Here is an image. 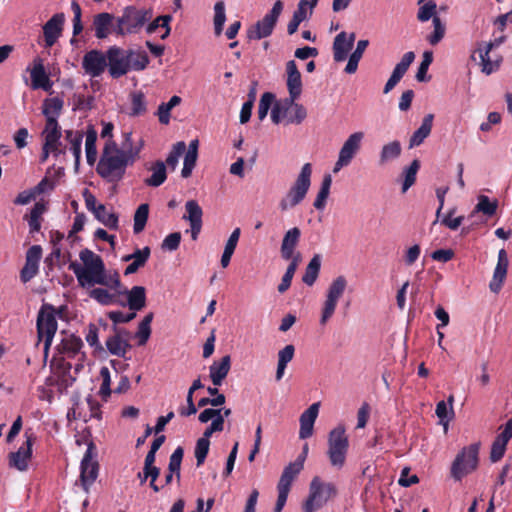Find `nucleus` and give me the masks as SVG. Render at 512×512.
Segmentation results:
<instances>
[{
    "instance_id": "1",
    "label": "nucleus",
    "mask_w": 512,
    "mask_h": 512,
    "mask_svg": "<svg viewBox=\"0 0 512 512\" xmlns=\"http://www.w3.org/2000/svg\"><path fill=\"white\" fill-rule=\"evenodd\" d=\"M144 146V141L139 140L137 145H133L132 132H123V141L121 148L115 141L109 139L104 148L97 165V173L108 182H119L129 164H133L138 158Z\"/></svg>"
},
{
    "instance_id": "2",
    "label": "nucleus",
    "mask_w": 512,
    "mask_h": 512,
    "mask_svg": "<svg viewBox=\"0 0 512 512\" xmlns=\"http://www.w3.org/2000/svg\"><path fill=\"white\" fill-rule=\"evenodd\" d=\"M79 258L82 265L74 261L69 264L71 270L82 288L102 285L111 290L121 287L120 276L117 271H107L100 255L85 248L80 251Z\"/></svg>"
},
{
    "instance_id": "3",
    "label": "nucleus",
    "mask_w": 512,
    "mask_h": 512,
    "mask_svg": "<svg viewBox=\"0 0 512 512\" xmlns=\"http://www.w3.org/2000/svg\"><path fill=\"white\" fill-rule=\"evenodd\" d=\"M311 175V164H304L295 182L279 202V208L282 212L294 208L304 200L311 185Z\"/></svg>"
},
{
    "instance_id": "4",
    "label": "nucleus",
    "mask_w": 512,
    "mask_h": 512,
    "mask_svg": "<svg viewBox=\"0 0 512 512\" xmlns=\"http://www.w3.org/2000/svg\"><path fill=\"white\" fill-rule=\"evenodd\" d=\"M327 456L332 467L341 469L346 463L349 439L343 424L337 425L328 434Z\"/></svg>"
},
{
    "instance_id": "5",
    "label": "nucleus",
    "mask_w": 512,
    "mask_h": 512,
    "mask_svg": "<svg viewBox=\"0 0 512 512\" xmlns=\"http://www.w3.org/2000/svg\"><path fill=\"white\" fill-rule=\"evenodd\" d=\"M337 488L332 482H323L320 477L315 476L309 486V495L304 502L303 512H315L323 507L329 500L335 498Z\"/></svg>"
},
{
    "instance_id": "6",
    "label": "nucleus",
    "mask_w": 512,
    "mask_h": 512,
    "mask_svg": "<svg viewBox=\"0 0 512 512\" xmlns=\"http://www.w3.org/2000/svg\"><path fill=\"white\" fill-rule=\"evenodd\" d=\"M307 117L306 108L296 102V99L285 98L274 104L271 110V120L274 124L285 121L286 124H301Z\"/></svg>"
},
{
    "instance_id": "7",
    "label": "nucleus",
    "mask_w": 512,
    "mask_h": 512,
    "mask_svg": "<svg viewBox=\"0 0 512 512\" xmlns=\"http://www.w3.org/2000/svg\"><path fill=\"white\" fill-rule=\"evenodd\" d=\"M57 328L58 324L54 307L50 304H43L37 316V335L38 341L44 344L43 351L45 356L48 355Z\"/></svg>"
},
{
    "instance_id": "8",
    "label": "nucleus",
    "mask_w": 512,
    "mask_h": 512,
    "mask_svg": "<svg viewBox=\"0 0 512 512\" xmlns=\"http://www.w3.org/2000/svg\"><path fill=\"white\" fill-rule=\"evenodd\" d=\"M347 286L348 281L346 277L343 275H339L335 277L327 287L325 293V300L321 308V316L319 320L322 326L326 325L327 322L334 315L338 303L342 296L344 295Z\"/></svg>"
},
{
    "instance_id": "9",
    "label": "nucleus",
    "mask_w": 512,
    "mask_h": 512,
    "mask_svg": "<svg viewBox=\"0 0 512 512\" xmlns=\"http://www.w3.org/2000/svg\"><path fill=\"white\" fill-rule=\"evenodd\" d=\"M479 444L473 443L464 447L454 459L451 466V476L460 481L473 472L478 465Z\"/></svg>"
},
{
    "instance_id": "10",
    "label": "nucleus",
    "mask_w": 512,
    "mask_h": 512,
    "mask_svg": "<svg viewBox=\"0 0 512 512\" xmlns=\"http://www.w3.org/2000/svg\"><path fill=\"white\" fill-rule=\"evenodd\" d=\"M505 36L494 39L489 42H481L478 44L477 52L479 53L482 72L489 75L498 70L502 62V55L499 53V47L504 43Z\"/></svg>"
},
{
    "instance_id": "11",
    "label": "nucleus",
    "mask_w": 512,
    "mask_h": 512,
    "mask_svg": "<svg viewBox=\"0 0 512 512\" xmlns=\"http://www.w3.org/2000/svg\"><path fill=\"white\" fill-rule=\"evenodd\" d=\"M152 17L153 13L150 9H138L134 6H128L124 9L122 16L116 19L117 32L140 30Z\"/></svg>"
},
{
    "instance_id": "12",
    "label": "nucleus",
    "mask_w": 512,
    "mask_h": 512,
    "mask_svg": "<svg viewBox=\"0 0 512 512\" xmlns=\"http://www.w3.org/2000/svg\"><path fill=\"white\" fill-rule=\"evenodd\" d=\"M364 133L354 132L348 136L340 148L338 159L333 167V172L338 173L342 168L348 166L361 149Z\"/></svg>"
},
{
    "instance_id": "13",
    "label": "nucleus",
    "mask_w": 512,
    "mask_h": 512,
    "mask_svg": "<svg viewBox=\"0 0 512 512\" xmlns=\"http://www.w3.org/2000/svg\"><path fill=\"white\" fill-rule=\"evenodd\" d=\"M96 452L95 446L92 442H90L87 446V450L84 454V457L81 461V474L80 480L81 484L86 492H88L89 487L95 482L98 477L99 472V464L95 460Z\"/></svg>"
},
{
    "instance_id": "14",
    "label": "nucleus",
    "mask_w": 512,
    "mask_h": 512,
    "mask_svg": "<svg viewBox=\"0 0 512 512\" xmlns=\"http://www.w3.org/2000/svg\"><path fill=\"white\" fill-rule=\"evenodd\" d=\"M60 336V343L56 347L59 354L67 358H77L78 362H82L85 358V354L81 351L83 347L82 339L65 331H62Z\"/></svg>"
},
{
    "instance_id": "15",
    "label": "nucleus",
    "mask_w": 512,
    "mask_h": 512,
    "mask_svg": "<svg viewBox=\"0 0 512 512\" xmlns=\"http://www.w3.org/2000/svg\"><path fill=\"white\" fill-rule=\"evenodd\" d=\"M82 68L90 77H99L108 68L107 52L98 50L87 52L82 60Z\"/></svg>"
},
{
    "instance_id": "16",
    "label": "nucleus",
    "mask_w": 512,
    "mask_h": 512,
    "mask_svg": "<svg viewBox=\"0 0 512 512\" xmlns=\"http://www.w3.org/2000/svg\"><path fill=\"white\" fill-rule=\"evenodd\" d=\"M108 71L112 78L117 79L128 73L125 49L112 46L107 50Z\"/></svg>"
},
{
    "instance_id": "17",
    "label": "nucleus",
    "mask_w": 512,
    "mask_h": 512,
    "mask_svg": "<svg viewBox=\"0 0 512 512\" xmlns=\"http://www.w3.org/2000/svg\"><path fill=\"white\" fill-rule=\"evenodd\" d=\"M26 441L19 447L16 452L9 455V465L19 471H25L28 468V462L32 456V446L34 443L33 435L25 433Z\"/></svg>"
},
{
    "instance_id": "18",
    "label": "nucleus",
    "mask_w": 512,
    "mask_h": 512,
    "mask_svg": "<svg viewBox=\"0 0 512 512\" xmlns=\"http://www.w3.org/2000/svg\"><path fill=\"white\" fill-rule=\"evenodd\" d=\"M354 43L355 34H337L332 47L334 61L340 63L349 60Z\"/></svg>"
},
{
    "instance_id": "19",
    "label": "nucleus",
    "mask_w": 512,
    "mask_h": 512,
    "mask_svg": "<svg viewBox=\"0 0 512 512\" xmlns=\"http://www.w3.org/2000/svg\"><path fill=\"white\" fill-rule=\"evenodd\" d=\"M287 80L286 85L289 92L287 99H298L302 94L301 73L297 68L294 60H290L286 64Z\"/></svg>"
},
{
    "instance_id": "20",
    "label": "nucleus",
    "mask_w": 512,
    "mask_h": 512,
    "mask_svg": "<svg viewBox=\"0 0 512 512\" xmlns=\"http://www.w3.org/2000/svg\"><path fill=\"white\" fill-rule=\"evenodd\" d=\"M115 291L119 295H126L127 303L125 305L134 312L140 311L146 306V289L143 286H133L130 290L122 289L121 286Z\"/></svg>"
},
{
    "instance_id": "21",
    "label": "nucleus",
    "mask_w": 512,
    "mask_h": 512,
    "mask_svg": "<svg viewBox=\"0 0 512 512\" xmlns=\"http://www.w3.org/2000/svg\"><path fill=\"white\" fill-rule=\"evenodd\" d=\"M284 4L281 0L275 1L272 9L261 20L252 27L251 32H272L276 26L279 16L283 11Z\"/></svg>"
},
{
    "instance_id": "22",
    "label": "nucleus",
    "mask_w": 512,
    "mask_h": 512,
    "mask_svg": "<svg viewBox=\"0 0 512 512\" xmlns=\"http://www.w3.org/2000/svg\"><path fill=\"white\" fill-rule=\"evenodd\" d=\"M31 76V87L32 89H43L44 91H50L53 83L47 75L43 61L40 58H36L33 62V68L30 70Z\"/></svg>"
},
{
    "instance_id": "23",
    "label": "nucleus",
    "mask_w": 512,
    "mask_h": 512,
    "mask_svg": "<svg viewBox=\"0 0 512 512\" xmlns=\"http://www.w3.org/2000/svg\"><path fill=\"white\" fill-rule=\"evenodd\" d=\"M320 403H313L300 416L299 438L307 439L313 435L314 423L318 416Z\"/></svg>"
},
{
    "instance_id": "24",
    "label": "nucleus",
    "mask_w": 512,
    "mask_h": 512,
    "mask_svg": "<svg viewBox=\"0 0 512 512\" xmlns=\"http://www.w3.org/2000/svg\"><path fill=\"white\" fill-rule=\"evenodd\" d=\"M508 256L504 249H501L498 252V261L497 265L494 269L493 278L489 284V287L492 292L498 293L502 287L503 281L506 278L507 275V269H508Z\"/></svg>"
},
{
    "instance_id": "25",
    "label": "nucleus",
    "mask_w": 512,
    "mask_h": 512,
    "mask_svg": "<svg viewBox=\"0 0 512 512\" xmlns=\"http://www.w3.org/2000/svg\"><path fill=\"white\" fill-rule=\"evenodd\" d=\"M301 231L298 227L289 229L282 239L280 253L284 260H293L296 255L294 254L295 248L299 243Z\"/></svg>"
},
{
    "instance_id": "26",
    "label": "nucleus",
    "mask_w": 512,
    "mask_h": 512,
    "mask_svg": "<svg viewBox=\"0 0 512 512\" xmlns=\"http://www.w3.org/2000/svg\"><path fill=\"white\" fill-rule=\"evenodd\" d=\"M231 368V357L223 356L219 361H214L209 367V377L215 386H220L227 377Z\"/></svg>"
},
{
    "instance_id": "27",
    "label": "nucleus",
    "mask_w": 512,
    "mask_h": 512,
    "mask_svg": "<svg viewBox=\"0 0 512 512\" xmlns=\"http://www.w3.org/2000/svg\"><path fill=\"white\" fill-rule=\"evenodd\" d=\"M125 58L128 73L131 71H143L149 64V57L142 49H125Z\"/></svg>"
},
{
    "instance_id": "28",
    "label": "nucleus",
    "mask_w": 512,
    "mask_h": 512,
    "mask_svg": "<svg viewBox=\"0 0 512 512\" xmlns=\"http://www.w3.org/2000/svg\"><path fill=\"white\" fill-rule=\"evenodd\" d=\"M150 257V248L144 247L143 249H136L132 254L126 255L122 258L123 261L131 263L126 267L124 274L131 275L136 273L143 267Z\"/></svg>"
},
{
    "instance_id": "29",
    "label": "nucleus",
    "mask_w": 512,
    "mask_h": 512,
    "mask_svg": "<svg viewBox=\"0 0 512 512\" xmlns=\"http://www.w3.org/2000/svg\"><path fill=\"white\" fill-rule=\"evenodd\" d=\"M312 13L313 10L309 7L307 0H300L287 25V32H297L300 24L307 21Z\"/></svg>"
},
{
    "instance_id": "30",
    "label": "nucleus",
    "mask_w": 512,
    "mask_h": 512,
    "mask_svg": "<svg viewBox=\"0 0 512 512\" xmlns=\"http://www.w3.org/2000/svg\"><path fill=\"white\" fill-rule=\"evenodd\" d=\"M123 334L127 336L128 333L126 331H118L106 340L107 350L112 355L124 357L130 348V344L128 343V340L123 337Z\"/></svg>"
},
{
    "instance_id": "31",
    "label": "nucleus",
    "mask_w": 512,
    "mask_h": 512,
    "mask_svg": "<svg viewBox=\"0 0 512 512\" xmlns=\"http://www.w3.org/2000/svg\"><path fill=\"white\" fill-rule=\"evenodd\" d=\"M433 114H427L420 125V127L412 134L409 140V148L421 145L424 140L430 135L433 126Z\"/></svg>"
},
{
    "instance_id": "32",
    "label": "nucleus",
    "mask_w": 512,
    "mask_h": 512,
    "mask_svg": "<svg viewBox=\"0 0 512 512\" xmlns=\"http://www.w3.org/2000/svg\"><path fill=\"white\" fill-rule=\"evenodd\" d=\"M42 136L44 138V144H46L47 147L50 148L52 146H56L60 148L61 128L58 124V121L52 119L46 121Z\"/></svg>"
},
{
    "instance_id": "33",
    "label": "nucleus",
    "mask_w": 512,
    "mask_h": 512,
    "mask_svg": "<svg viewBox=\"0 0 512 512\" xmlns=\"http://www.w3.org/2000/svg\"><path fill=\"white\" fill-rule=\"evenodd\" d=\"M302 469L303 460H296L295 462L288 464L284 468L277 486L290 490L292 482Z\"/></svg>"
},
{
    "instance_id": "34",
    "label": "nucleus",
    "mask_w": 512,
    "mask_h": 512,
    "mask_svg": "<svg viewBox=\"0 0 512 512\" xmlns=\"http://www.w3.org/2000/svg\"><path fill=\"white\" fill-rule=\"evenodd\" d=\"M198 157V140H192L188 146V150L185 151L183 168L181 175L183 178L191 176L192 171L196 165Z\"/></svg>"
},
{
    "instance_id": "35",
    "label": "nucleus",
    "mask_w": 512,
    "mask_h": 512,
    "mask_svg": "<svg viewBox=\"0 0 512 512\" xmlns=\"http://www.w3.org/2000/svg\"><path fill=\"white\" fill-rule=\"evenodd\" d=\"M47 206L44 202H37L30 211L27 217L29 232L31 234L37 233L41 229L42 216L46 212Z\"/></svg>"
},
{
    "instance_id": "36",
    "label": "nucleus",
    "mask_w": 512,
    "mask_h": 512,
    "mask_svg": "<svg viewBox=\"0 0 512 512\" xmlns=\"http://www.w3.org/2000/svg\"><path fill=\"white\" fill-rule=\"evenodd\" d=\"M369 42L368 40H359L357 42L356 48L349 56V60L344 71L347 74H354L358 69L359 61L361 60L365 49L367 48Z\"/></svg>"
},
{
    "instance_id": "37",
    "label": "nucleus",
    "mask_w": 512,
    "mask_h": 512,
    "mask_svg": "<svg viewBox=\"0 0 512 512\" xmlns=\"http://www.w3.org/2000/svg\"><path fill=\"white\" fill-rule=\"evenodd\" d=\"M117 295L118 294L116 292L110 293L108 289L104 288H93L89 291V297L101 305L120 304L125 306L124 302H119L117 300Z\"/></svg>"
},
{
    "instance_id": "38",
    "label": "nucleus",
    "mask_w": 512,
    "mask_h": 512,
    "mask_svg": "<svg viewBox=\"0 0 512 512\" xmlns=\"http://www.w3.org/2000/svg\"><path fill=\"white\" fill-rule=\"evenodd\" d=\"M63 108V100L58 97L47 98L43 101L42 113L46 121L57 120Z\"/></svg>"
},
{
    "instance_id": "39",
    "label": "nucleus",
    "mask_w": 512,
    "mask_h": 512,
    "mask_svg": "<svg viewBox=\"0 0 512 512\" xmlns=\"http://www.w3.org/2000/svg\"><path fill=\"white\" fill-rule=\"evenodd\" d=\"M152 175L145 179V184L150 187H159L167 179L166 166L162 161L155 162L151 167Z\"/></svg>"
},
{
    "instance_id": "40",
    "label": "nucleus",
    "mask_w": 512,
    "mask_h": 512,
    "mask_svg": "<svg viewBox=\"0 0 512 512\" xmlns=\"http://www.w3.org/2000/svg\"><path fill=\"white\" fill-rule=\"evenodd\" d=\"M321 267V256L319 254H315L313 258L310 260L306 267V271L303 275V282L308 285L312 286L319 274Z\"/></svg>"
},
{
    "instance_id": "41",
    "label": "nucleus",
    "mask_w": 512,
    "mask_h": 512,
    "mask_svg": "<svg viewBox=\"0 0 512 512\" xmlns=\"http://www.w3.org/2000/svg\"><path fill=\"white\" fill-rule=\"evenodd\" d=\"M497 208H498L497 200L490 201L488 196L480 195V196H478V203L474 207V210L472 211L471 215L473 216L475 213L481 212L484 215L491 217L496 213Z\"/></svg>"
},
{
    "instance_id": "42",
    "label": "nucleus",
    "mask_w": 512,
    "mask_h": 512,
    "mask_svg": "<svg viewBox=\"0 0 512 512\" xmlns=\"http://www.w3.org/2000/svg\"><path fill=\"white\" fill-rule=\"evenodd\" d=\"M181 97L174 95L166 103H161L157 110V116L159 122L164 125H168L170 122V111L181 103Z\"/></svg>"
},
{
    "instance_id": "43",
    "label": "nucleus",
    "mask_w": 512,
    "mask_h": 512,
    "mask_svg": "<svg viewBox=\"0 0 512 512\" xmlns=\"http://www.w3.org/2000/svg\"><path fill=\"white\" fill-rule=\"evenodd\" d=\"M300 260H301L300 254L297 253L296 257H294L293 260L288 265L286 272L282 277L281 283L278 285L279 293L286 292L289 289V287L291 286L293 276L297 270Z\"/></svg>"
},
{
    "instance_id": "44",
    "label": "nucleus",
    "mask_w": 512,
    "mask_h": 512,
    "mask_svg": "<svg viewBox=\"0 0 512 512\" xmlns=\"http://www.w3.org/2000/svg\"><path fill=\"white\" fill-rule=\"evenodd\" d=\"M401 151V144L397 140L385 144L380 152V163L384 164L388 161L398 158L401 154Z\"/></svg>"
},
{
    "instance_id": "45",
    "label": "nucleus",
    "mask_w": 512,
    "mask_h": 512,
    "mask_svg": "<svg viewBox=\"0 0 512 512\" xmlns=\"http://www.w3.org/2000/svg\"><path fill=\"white\" fill-rule=\"evenodd\" d=\"M153 313H148L138 325L136 332V338L138 339V345L142 346L147 343L151 335V322L153 320Z\"/></svg>"
},
{
    "instance_id": "46",
    "label": "nucleus",
    "mask_w": 512,
    "mask_h": 512,
    "mask_svg": "<svg viewBox=\"0 0 512 512\" xmlns=\"http://www.w3.org/2000/svg\"><path fill=\"white\" fill-rule=\"evenodd\" d=\"M331 184H332L331 175H329V174L325 175L323 178V181L321 183L320 190H319V192L316 196V199L314 200V203H313V206L317 210L324 209V207L326 205V200L330 193Z\"/></svg>"
},
{
    "instance_id": "47",
    "label": "nucleus",
    "mask_w": 512,
    "mask_h": 512,
    "mask_svg": "<svg viewBox=\"0 0 512 512\" xmlns=\"http://www.w3.org/2000/svg\"><path fill=\"white\" fill-rule=\"evenodd\" d=\"M94 216L110 229H116L118 226V217L114 213L108 212L103 204L97 206V211H95Z\"/></svg>"
},
{
    "instance_id": "48",
    "label": "nucleus",
    "mask_w": 512,
    "mask_h": 512,
    "mask_svg": "<svg viewBox=\"0 0 512 512\" xmlns=\"http://www.w3.org/2000/svg\"><path fill=\"white\" fill-rule=\"evenodd\" d=\"M96 140H97L96 131L92 128L89 129L86 133L85 151H86L87 162L90 165H93L97 158Z\"/></svg>"
},
{
    "instance_id": "49",
    "label": "nucleus",
    "mask_w": 512,
    "mask_h": 512,
    "mask_svg": "<svg viewBox=\"0 0 512 512\" xmlns=\"http://www.w3.org/2000/svg\"><path fill=\"white\" fill-rule=\"evenodd\" d=\"M149 215V205L141 204L135 211L133 231L135 234L142 232L146 226Z\"/></svg>"
},
{
    "instance_id": "50",
    "label": "nucleus",
    "mask_w": 512,
    "mask_h": 512,
    "mask_svg": "<svg viewBox=\"0 0 512 512\" xmlns=\"http://www.w3.org/2000/svg\"><path fill=\"white\" fill-rule=\"evenodd\" d=\"M186 214L183 219L190 223H202L203 211L195 200H189L185 204Z\"/></svg>"
},
{
    "instance_id": "51",
    "label": "nucleus",
    "mask_w": 512,
    "mask_h": 512,
    "mask_svg": "<svg viewBox=\"0 0 512 512\" xmlns=\"http://www.w3.org/2000/svg\"><path fill=\"white\" fill-rule=\"evenodd\" d=\"M83 135L80 132L66 131V139L70 143V151L75 157L76 164L79 163L81 157V145Z\"/></svg>"
},
{
    "instance_id": "52",
    "label": "nucleus",
    "mask_w": 512,
    "mask_h": 512,
    "mask_svg": "<svg viewBox=\"0 0 512 512\" xmlns=\"http://www.w3.org/2000/svg\"><path fill=\"white\" fill-rule=\"evenodd\" d=\"M415 59V54L412 51L406 52L401 61L396 64L394 67V70L391 74L392 77H394L397 80H401V78L405 75L407 72L409 66L412 64V62Z\"/></svg>"
},
{
    "instance_id": "53",
    "label": "nucleus",
    "mask_w": 512,
    "mask_h": 512,
    "mask_svg": "<svg viewBox=\"0 0 512 512\" xmlns=\"http://www.w3.org/2000/svg\"><path fill=\"white\" fill-rule=\"evenodd\" d=\"M448 401L450 403V407H448V405L445 401H440L437 403L436 410H435L437 417L440 419V422L444 425L445 428H447L448 423L453 416V408H452L453 397L450 396Z\"/></svg>"
},
{
    "instance_id": "54",
    "label": "nucleus",
    "mask_w": 512,
    "mask_h": 512,
    "mask_svg": "<svg viewBox=\"0 0 512 512\" xmlns=\"http://www.w3.org/2000/svg\"><path fill=\"white\" fill-rule=\"evenodd\" d=\"M185 151H186L185 142L179 141L173 145L170 153L168 154V156L166 158V163L172 170H175V168L177 167L179 158L185 153Z\"/></svg>"
},
{
    "instance_id": "55",
    "label": "nucleus",
    "mask_w": 512,
    "mask_h": 512,
    "mask_svg": "<svg viewBox=\"0 0 512 512\" xmlns=\"http://www.w3.org/2000/svg\"><path fill=\"white\" fill-rule=\"evenodd\" d=\"M146 112L145 96L142 92H134L131 94V116H139Z\"/></svg>"
},
{
    "instance_id": "56",
    "label": "nucleus",
    "mask_w": 512,
    "mask_h": 512,
    "mask_svg": "<svg viewBox=\"0 0 512 512\" xmlns=\"http://www.w3.org/2000/svg\"><path fill=\"white\" fill-rule=\"evenodd\" d=\"M114 16L110 13H99L94 16L93 27L95 32H106L112 25Z\"/></svg>"
},
{
    "instance_id": "57",
    "label": "nucleus",
    "mask_w": 512,
    "mask_h": 512,
    "mask_svg": "<svg viewBox=\"0 0 512 512\" xmlns=\"http://www.w3.org/2000/svg\"><path fill=\"white\" fill-rule=\"evenodd\" d=\"M419 167V161L413 160L410 166L404 170L403 192H406L415 183Z\"/></svg>"
},
{
    "instance_id": "58",
    "label": "nucleus",
    "mask_w": 512,
    "mask_h": 512,
    "mask_svg": "<svg viewBox=\"0 0 512 512\" xmlns=\"http://www.w3.org/2000/svg\"><path fill=\"white\" fill-rule=\"evenodd\" d=\"M183 448L177 447L174 452L171 454L168 464V471L171 473H174L177 477V479H180V469H181V463L183 458Z\"/></svg>"
},
{
    "instance_id": "59",
    "label": "nucleus",
    "mask_w": 512,
    "mask_h": 512,
    "mask_svg": "<svg viewBox=\"0 0 512 512\" xmlns=\"http://www.w3.org/2000/svg\"><path fill=\"white\" fill-rule=\"evenodd\" d=\"M433 61V53L430 50H427L423 53L422 61L418 67L417 73H416V79L419 82L427 81V72L429 69V66L431 65Z\"/></svg>"
},
{
    "instance_id": "60",
    "label": "nucleus",
    "mask_w": 512,
    "mask_h": 512,
    "mask_svg": "<svg viewBox=\"0 0 512 512\" xmlns=\"http://www.w3.org/2000/svg\"><path fill=\"white\" fill-rule=\"evenodd\" d=\"M64 23V13H56L43 25V32H62Z\"/></svg>"
},
{
    "instance_id": "61",
    "label": "nucleus",
    "mask_w": 512,
    "mask_h": 512,
    "mask_svg": "<svg viewBox=\"0 0 512 512\" xmlns=\"http://www.w3.org/2000/svg\"><path fill=\"white\" fill-rule=\"evenodd\" d=\"M274 95L270 92H265L262 94L259 104H258V118L260 121H263L265 117L268 114V111L270 110L273 101H274Z\"/></svg>"
},
{
    "instance_id": "62",
    "label": "nucleus",
    "mask_w": 512,
    "mask_h": 512,
    "mask_svg": "<svg viewBox=\"0 0 512 512\" xmlns=\"http://www.w3.org/2000/svg\"><path fill=\"white\" fill-rule=\"evenodd\" d=\"M455 213L456 208H451L440 220L441 224L453 231L457 230L464 220L463 216L455 217Z\"/></svg>"
},
{
    "instance_id": "63",
    "label": "nucleus",
    "mask_w": 512,
    "mask_h": 512,
    "mask_svg": "<svg viewBox=\"0 0 512 512\" xmlns=\"http://www.w3.org/2000/svg\"><path fill=\"white\" fill-rule=\"evenodd\" d=\"M171 19L172 17L170 15L159 16L155 19H153L152 17L151 20L146 23V32H154L159 27L164 28L165 32H170L171 28L169 26V23Z\"/></svg>"
},
{
    "instance_id": "64",
    "label": "nucleus",
    "mask_w": 512,
    "mask_h": 512,
    "mask_svg": "<svg viewBox=\"0 0 512 512\" xmlns=\"http://www.w3.org/2000/svg\"><path fill=\"white\" fill-rule=\"evenodd\" d=\"M226 20L224 2L219 1L214 6V29L215 32H221Z\"/></svg>"
}]
</instances>
